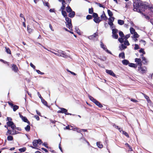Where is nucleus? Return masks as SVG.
Listing matches in <instances>:
<instances>
[{"mask_svg":"<svg viewBox=\"0 0 153 153\" xmlns=\"http://www.w3.org/2000/svg\"><path fill=\"white\" fill-rule=\"evenodd\" d=\"M139 46L137 44H135V47L134 48V49L135 50H137L138 49H139Z\"/></svg>","mask_w":153,"mask_h":153,"instance_id":"obj_48","label":"nucleus"},{"mask_svg":"<svg viewBox=\"0 0 153 153\" xmlns=\"http://www.w3.org/2000/svg\"><path fill=\"white\" fill-rule=\"evenodd\" d=\"M7 124L10 127L12 130L15 129L16 126L12 121H9L7 122Z\"/></svg>","mask_w":153,"mask_h":153,"instance_id":"obj_5","label":"nucleus"},{"mask_svg":"<svg viewBox=\"0 0 153 153\" xmlns=\"http://www.w3.org/2000/svg\"><path fill=\"white\" fill-rule=\"evenodd\" d=\"M94 103L97 106L100 108H102L103 107L102 105L98 101L96 100Z\"/></svg>","mask_w":153,"mask_h":153,"instance_id":"obj_17","label":"nucleus"},{"mask_svg":"<svg viewBox=\"0 0 153 153\" xmlns=\"http://www.w3.org/2000/svg\"><path fill=\"white\" fill-rule=\"evenodd\" d=\"M44 5H45V6H47V7H48V2H44Z\"/></svg>","mask_w":153,"mask_h":153,"instance_id":"obj_61","label":"nucleus"},{"mask_svg":"<svg viewBox=\"0 0 153 153\" xmlns=\"http://www.w3.org/2000/svg\"><path fill=\"white\" fill-rule=\"evenodd\" d=\"M6 51L8 53L11 54V51L9 48H5Z\"/></svg>","mask_w":153,"mask_h":153,"instance_id":"obj_41","label":"nucleus"},{"mask_svg":"<svg viewBox=\"0 0 153 153\" xmlns=\"http://www.w3.org/2000/svg\"><path fill=\"white\" fill-rule=\"evenodd\" d=\"M65 19L66 21V27L68 28L70 30H72V26L71 22V19L68 17H66Z\"/></svg>","mask_w":153,"mask_h":153,"instance_id":"obj_2","label":"nucleus"},{"mask_svg":"<svg viewBox=\"0 0 153 153\" xmlns=\"http://www.w3.org/2000/svg\"><path fill=\"white\" fill-rule=\"evenodd\" d=\"M117 33V30L116 29H114L112 30V33Z\"/></svg>","mask_w":153,"mask_h":153,"instance_id":"obj_45","label":"nucleus"},{"mask_svg":"<svg viewBox=\"0 0 153 153\" xmlns=\"http://www.w3.org/2000/svg\"><path fill=\"white\" fill-rule=\"evenodd\" d=\"M40 98L41 100V101L42 103L45 105H47V102L45 100H44L42 97H40Z\"/></svg>","mask_w":153,"mask_h":153,"instance_id":"obj_27","label":"nucleus"},{"mask_svg":"<svg viewBox=\"0 0 153 153\" xmlns=\"http://www.w3.org/2000/svg\"><path fill=\"white\" fill-rule=\"evenodd\" d=\"M108 19V20L109 21L112 22H113L114 21V17L111 16Z\"/></svg>","mask_w":153,"mask_h":153,"instance_id":"obj_43","label":"nucleus"},{"mask_svg":"<svg viewBox=\"0 0 153 153\" xmlns=\"http://www.w3.org/2000/svg\"><path fill=\"white\" fill-rule=\"evenodd\" d=\"M49 28H50V29H51V30L52 31H54V29H53L52 25H51V24H49Z\"/></svg>","mask_w":153,"mask_h":153,"instance_id":"obj_53","label":"nucleus"},{"mask_svg":"<svg viewBox=\"0 0 153 153\" xmlns=\"http://www.w3.org/2000/svg\"><path fill=\"white\" fill-rule=\"evenodd\" d=\"M27 30L29 33H31L32 32V29L29 28L28 27H27Z\"/></svg>","mask_w":153,"mask_h":153,"instance_id":"obj_56","label":"nucleus"},{"mask_svg":"<svg viewBox=\"0 0 153 153\" xmlns=\"http://www.w3.org/2000/svg\"><path fill=\"white\" fill-rule=\"evenodd\" d=\"M106 72L107 74H109V75L114 76H115V74H114V73L111 70H106Z\"/></svg>","mask_w":153,"mask_h":153,"instance_id":"obj_8","label":"nucleus"},{"mask_svg":"<svg viewBox=\"0 0 153 153\" xmlns=\"http://www.w3.org/2000/svg\"><path fill=\"white\" fill-rule=\"evenodd\" d=\"M101 47L104 50L106 51L108 53L111 54V52L107 49L106 46L104 45L101 42L100 44Z\"/></svg>","mask_w":153,"mask_h":153,"instance_id":"obj_12","label":"nucleus"},{"mask_svg":"<svg viewBox=\"0 0 153 153\" xmlns=\"http://www.w3.org/2000/svg\"><path fill=\"white\" fill-rule=\"evenodd\" d=\"M97 5L98 6H99L100 7H103V8L104 7V5H102V4H99V3H97Z\"/></svg>","mask_w":153,"mask_h":153,"instance_id":"obj_57","label":"nucleus"},{"mask_svg":"<svg viewBox=\"0 0 153 153\" xmlns=\"http://www.w3.org/2000/svg\"><path fill=\"white\" fill-rule=\"evenodd\" d=\"M130 34H127V35H126L125 37H124V38L125 39H128L129 37H130Z\"/></svg>","mask_w":153,"mask_h":153,"instance_id":"obj_49","label":"nucleus"},{"mask_svg":"<svg viewBox=\"0 0 153 153\" xmlns=\"http://www.w3.org/2000/svg\"><path fill=\"white\" fill-rule=\"evenodd\" d=\"M132 35H133L131 36L132 38H138L139 36V35L137 33V32L135 33Z\"/></svg>","mask_w":153,"mask_h":153,"instance_id":"obj_24","label":"nucleus"},{"mask_svg":"<svg viewBox=\"0 0 153 153\" xmlns=\"http://www.w3.org/2000/svg\"><path fill=\"white\" fill-rule=\"evenodd\" d=\"M13 109L14 111H15L16 110L18 109L19 106L16 105H14L13 106Z\"/></svg>","mask_w":153,"mask_h":153,"instance_id":"obj_35","label":"nucleus"},{"mask_svg":"<svg viewBox=\"0 0 153 153\" xmlns=\"http://www.w3.org/2000/svg\"><path fill=\"white\" fill-rule=\"evenodd\" d=\"M126 47H127L126 46V45H124L123 44H121L119 46V48L121 50L126 49Z\"/></svg>","mask_w":153,"mask_h":153,"instance_id":"obj_21","label":"nucleus"},{"mask_svg":"<svg viewBox=\"0 0 153 153\" xmlns=\"http://www.w3.org/2000/svg\"><path fill=\"white\" fill-rule=\"evenodd\" d=\"M67 110L64 108H60V110H59L57 112L58 113H65V114L67 115L70 114V115H71V114H69V113H67Z\"/></svg>","mask_w":153,"mask_h":153,"instance_id":"obj_4","label":"nucleus"},{"mask_svg":"<svg viewBox=\"0 0 153 153\" xmlns=\"http://www.w3.org/2000/svg\"><path fill=\"white\" fill-rule=\"evenodd\" d=\"M26 150V148L25 147H23L22 148L19 149V150L21 152H24Z\"/></svg>","mask_w":153,"mask_h":153,"instance_id":"obj_33","label":"nucleus"},{"mask_svg":"<svg viewBox=\"0 0 153 153\" xmlns=\"http://www.w3.org/2000/svg\"><path fill=\"white\" fill-rule=\"evenodd\" d=\"M30 65L31 66V67L33 68H35V66L34 65H33L32 63H30Z\"/></svg>","mask_w":153,"mask_h":153,"instance_id":"obj_59","label":"nucleus"},{"mask_svg":"<svg viewBox=\"0 0 153 153\" xmlns=\"http://www.w3.org/2000/svg\"><path fill=\"white\" fill-rule=\"evenodd\" d=\"M124 44L125 45L127 46L129 45V43L128 41L127 40H126L124 41Z\"/></svg>","mask_w":153,"mask_h":153,"instance_id":"obj_40","label":"nucleus"},{"mask_svg":"<svg viewBox=\"0 0 153 153\" xmlns=\"http://www.w3.org/2000/svg\"><path fill=\"white\" fill-rule=\"evenodd\" d=\"M118 23L119 25H122L124 24V22L123 20L119 19L118 20Z\"/></svg>","mask_w":153,"mask_h":153,"instance_id":"obj_30","label":"nucleus"},{"mask_svg":"<svg viewBox=\"0 0 153 153\" xmlns=\"http://www.w3.org/2000/svg\"><path fill=\"white\" fill-rule=\"evenodd\" d=\"M118 40L119 41V42H120L121 43H122L123 41V39L122 38H119L118 39Z\"/></svg>","mask_w":153,"mask_h":153,"instance_id":"obj_50","label":"nucleus"},{"mask_svg":"<svg viewBox=\"0 0 153 153\" xmlns=\"http://www.w3.org/2000/svg\"><path fill=\"white\" fill-rule=\"evenodd\" d=\"M30 129V127L29 125H27L25 128V129L27 131H29Z\"/></svg>","mask_w":153,"mask_h":153,"instance_id":"obj_38","label":"nucleus"},{"mask_svg":"<svg viewBox=\"0 0 153 153\" xmlns=\"http://www.w3.org/2000/svg\"><path fill=\"white\" fill-rule=\"evenodd\" d=\"M13 139V137L9 135L7 137V140L9 141L12 140Z\"/></svg>","mask_w":153,"mask_h":153,"instance_id":"obj_34","label":"nucleus"},{"mask_svg":"<svg viewBox=\"0 0 153 153\" xmlns=\"http://www.w3.org/2000/svg\"><path fill=\"white\" fill-rule=\"evenodd\" d=\"M123 134H124L126 137H129V136L127 133H126L124 131H123Z\"/></svg>","mask_w":153,"mask_h":153,"instance_id":"obj_51","label":"nucleus"},{"mask_svg":"<svg viewBox=\"0 0 153 153\" xmlns=\"http://www.w3.org/2000/svg\"><path fill=\"white\" fill-rule=\"evenodd\" d=\"M98 36V34L97 33H95L92 35L88 37V38L91 40H94L95 38L97 37Z\"/></svg>","mask_w":153,"mask_h":153,"instance_id":"obj_7","label":"nucleus"},{"mask_svg":"<svg viewBox=\"0 0 153 153\" xmlns=\"http://www.w3.org/2000/svg\"><path fill=\"white\" fill-rule=\"evenodd\" d=\"M61 11L62 14L64 16V17L65 18L67 17V14L66 12L65 11L63 10Z\"/></svg>","mask_w":153,"mask_h":153,"instance_id":"obj_28","label":"nucleus"},{"mask_svg":"<svg viewBox=\"0 0 153 153\" xmlns=\"http://www.w3.org/2000/svg\"><path fill=\"white\" fill-rule=\"evenodd\" d=\"M91 16L90 15H88L86 17V19H89L91 18Z\"/></svg>","mask_w":153,"mask_h":153,"instance_id":"obj_52","label":"nucleus"},{"mask_svg":"<svg viewBox=\"0 0 153 153\" xmlns=\"http://www.w3.org/2000/svg\"><path fill=\"white\" fill-rule=\"evenodd\" d=\"M119 56L120 57L122 58V59H124L125 58V54L124 53H120L119 55Z\"/></svg>","mask_w":153,"mask_h":153,"instance_id":"obj_32","label":"nucleus"},{"mask_svg":"<svg viewBox=\"0 0 153 153\" xmlns=\"http://www.w3.org/2000/svg\"><path fill=\"white\" fill-rule=\"evenodd\" d=\"M139 52L140 53H142L143 54H145V52L144 51L143 49L141 48L139 50Z\"/></svg>","mask_w":153,"mask_h":153,"instance_id":"obj_44","label":"nucleus"},{"mask_svg":"<svg viewBox=\"0 0 153 153\" xmlns=\"http://www.w3.org/2000/svg\"><path fill=\"white\" fill-rule=\"evenodd\" d=\"M12 135H15L17 134H18L19 133L18 131H16L15 130H14V129L12 130Z\"/></svg>","mask_w":153,"mask_h":153,"instance_id":"obj_42","label":"nucleus"},{"mask_svg":"<svg viewBox=\"0 0 153 153\" xmlns=\"http://www.w3.org/2000/svg\"><path fill=\"white\" fill-rule=\"evenodd\" d=\"M123 64L125 65H127L129 64L128 61L127 60H124L122 61Z\"/></svg>","mask_w":153,"mask_h":153,"instance_id":"obj_23","label":"nucleus"},{"mask_svg":"<svg viewBox=\"0 0 153 153\" xmlns=\"http://www.w3.org/2000/svg\"><path fill=\"white\" fill-rule=\"evenodd\" d=\"M12 70L15 72H17L18 71V69L17 66L14 64L12 66Z\"/></svg>","mask_w":153,"mask_h":153,"instance_id":"obj_14","label":"nucleus"},{"mask_svg":"<svg viewBox=\"0 0 153 153\" xmlns=\"http://www.w3.org/2000/svg\"><path fill=\"white\" fill-rule=\"evenodd\" d=\"M93 16L94 18L97 17H98V15L96 13H93Z\"/></svg>","mask_w":153,"mask_h":153,"instance_id":"obj_63","label":"nucleus"},{"mask_svg":"<svg viewBox=\"0 0 153 153\" xmlns=\"http://www.w3.org/2000/svg\"><path fill=\"white\" fill-rule=\"evenodd\" d=\"M70 130H73V131H76L78 132H80V130H79L78 128L75 127H73L71 126H70Z\"/></svg>","mask_w":153,"mask_h":153,"instance_id":"obj_13","label":"nucleus"},{"mask_svg":"<svg viewBox=\"0 0 153 153\" xmlns=\"http://www.w3.org/2000/svg\"><path fill=\"white\" fill-rule=\"evenodd\" d=\"M89 98L90 100L94 103L97 100L96 99H94L93 97L91 96H89Z\"/></svg>","mask_w":153,"mask_h":153,"instance_id":"obj_31","label":"nucleus"},{"mask_svg":"<svg viewBox=\"0 0 153 153\" xmlns=\"http://www.w3.org/2000/svg\"><path fill=\"white\" fill-rule=\"evenodd\" d=\"M131 100L133 102H138L136 100H134V99H131Z\"/></svg>","mask_w":153,"mask_h":153,"instance_id":"obj_60","label":"nucleus"},{"mask_svg":"<svg viewBox=\"0 0 153 153\" xmlns=\"http://www.w3.org/2000/svg\"><path fill=\"white\" fill-rule=\"evenodd\" d=\"M93 10L92 9H89V13H90V14H91L93 13Z\"/></svg>","mask_w":153,"mask_h":153,"instance_id":"obj_54","label":"nucleus"},{"mask_svg":"<svg viewBox=\"0 0 153 153\" xmlns=\"http://www.w3.org/2000/svg\"><path fill=\"white\" fill-rule=\"evenodd\" d=\"M34 117L37 120H39V118L38 116L35 115Z\"/></svg>","mask_w":153,"mask_h":153,"instance_id":"obj_55","label":"nucleus"},{"mask_svg":"<svg viewBox=\"0 0 153 153\" xmlns=\"http://www.w3.org/2000/svg\"><path fill=\"white\" fill-rule=\"evenodd\" d=\"M69 16L71 18L74 17L75 15V13L74 12L72 11L71 12L69 13Z\"/></svg>","mask_w":153,"mask_h":153,"instance_id":"obj_19","label":"nucleus"},{"mask_svg":"<svg viewBox=\"0 0 153 153\" xmlns=\"http://www.w3.org/2000/svg\"><path fill=\"white\" fill-rule=\"evenodd\" d=\"M97 145L98 147L100 148H102L103 146V145L102 144H101L100 142H97Z\"/></svg>","mask_w":153,"mask_h":153,"instance_id":"obj_25","label":"nucleus"},{"mask_svg":"<svg viewBox=\"0 0 153 153\" xmlns=\"http://www.w3.org/2000/svg\"><path fill=\"white\" fill-rule=\"evenodd\" d=\"M135 61L137 63V64L139 66L142 65L141 61L140 59L139 58H136L135 59Z\"/></svg>","mask_w":153,"mask_h":153,"instance_id":"obj_11","label":"nucleus"},{"mask_svg":"<svg viewBox=\"0 0 153 153\" xmlns=\"http://www.w3.org/2000/svg\"><path fill=\"white\" fill-rule=\"evenodd\" d=\"M101 17L102 19L106 20L107 19V17L104 11L103 12L102 14L101 15Z\"/></svg>","mask_w":153,"mask_h":153,"instance_id":"obj_15","label":"nucleus"},{"mask_svg":"<svg viewBox=\"0 0 153 153\" xmlns=\"http://www.w3.org/2000/svg\"><path fill=\"white\" fill-rule=\"evenodd\" d=\"M128 65L130 67H133L134 68H136L137 66V65L136 64L132 63H129L128 64Z\"/></svg>","mask_w":153,"mask_h":153,"instance_id":"obj_20","label":"nucleus"},{"mask_svg":"<svg viewBox=\"0 0 153 153\" xmlns=\"http://www.w3.org/2000/svg\"><path fill=\"white\" fill-rule=\"evenodd\" d=\"M42 142L41 140L39 139L38 140H34L33 142V145L34 146L36 147L37 146L38 144H41Z\"/></svg>","mask_w":153,"mask_h":153,"instance_id":"obj_6","label":"nucleus"},{"mask_svg":"<svg viewBox=\"0 0 153 153\" xmlns=\"http://www.w3.org/2000/svg\"><path fill=\"white\" fill-rule=\"evenodd\" d=\"M113 22H111V21H109V22L108 23V24L110 25L111 26H112L113 25Z\"/></svg>","mask_w":153,"mask_h":153,"instance_id":"obj_58","label":"nucleus"},{"mask_svg":"<svg viewBox=\"0 0 153 153\" xmlns=\"http://www.w3.org/2000/svg\"><path fill=\"white\" fill-rule=\"evenodd\" d=\"M7 128L8 130L6 134V135H8L9 134H12V131L11 130H10L9 129H8Z\"/></svg>","mask_w":153,"mask_h":153,"instance_id":"obj_36","label":"nucleus"},{"mask_svg":"<svg viewBox=\"0 0 153 153\" xmlns=\"http://www.w3.org/2000/svg\"><path fill=\"white\" fill-rule=\"evenodd\" d=\"M7 120L8 121V122L9 121H11L12 119L11 118L7 117Z\"/></svg>","mask_w":153,"mask_h":153,"instance_id":"obj_62","label":"nucleus"},{"mask_svg":"<svg viewBox=\"0 0 153 153\" xmlns=\"http://www.w3.org/2000/svg\"><path fill=\"white\" fill-rule=\"evenodd\" d=\"M140 42H142L143 45H145V42L143 40H141L140 41Z\"/></svg>","mask_w":153,"mask_h":153,"instance_id":"obj_64","label":"nucleus"},{"mask_svg":"<svg viewBox=\"0 0 153 153\" xmlns=\"http://www.w3.org/2000/svg\"><path fill=\"white\" fill-rule=\"evenodd\" d=\"M65 1H62V6L60 10L61 11H62V10H64L65 9Z\"/></svg>","mask_w":153,"mask_h":153,"instance_id":"obj_16","label":"nucleus"},{"mask_svg":"<svg viewBox=\"0 0 153 153\" xmlns=\"http://www.w3.org/2000/svg\"><path fill=\"white\" fill-rule=\"evenodd\" d=\"M58 52L59 55V56H62L64 57H66V55L65 54L64 51H59Z\"/></svg>","mask_w":153,"mask_h":153,"instance_id":"obj_10","label":"nucleus"},{"mask_svg":"<svg viewBox=\"0 0 153 153\" xmlns=\"http://www.w3.org/2000/svg\"><path fill=\"white\" fill-rule=\"evenodd\" d=\"M138 71L141 74L146 73L147 71V68L145 66H139L138 67Z\"/></svg>","mask_w":153,"mask_h":153,"instance_id":"obj_3","label":"nucleus"},{"mask_svg":"<svg viewBox=\"0 0 153 153\" xmlns=\"http://www.w3.org/2000/svg\"><path fill=\"white\" fill-rule=\"evenodd\" d=\"M130 30L131 33L132 35L133 34L136 32L135 31V29L133 27H131L130 28Z\"/></svg>","mask_w":153,"mask_h":153,"instance_id":"obj_22","label":"nucleus"},{"mask_svg":"<svg viewBox=\"0 0 153 153\" xmlns=\"http://www.w3.org/2000/svg\"><path fill=\"white\" fill-rule=\"evenodd\" d=\"M142 58V61L144 63H146V59L143 56V55H141Z\"/></svg>","mask_w":153,"mask_h":153,"instance_id":"obj_37","label":"nucleus"},{"mask_svg":"<svg viewBox=\"0 0 153 153\" xmlns=\"http://www.w3.org/2000/svg\"><path fill=\"white\" fill-rule=\"evenodd\" d=\"M66 10L68 13H70L72 11L71 8L69 6H68L66 8Z\"/></svg>","mask_w":153,"mask_h":153,"instance_id":"obj_26","label":"nucleus"},{"mask_svg":"<svg viewBox=\"0 0 153 153\" xmlns=\"http://www.w3.org/2000/svg\"><path fill=\"white\" fill-rule=\"evenodd\" d=\"M145 98L146 99L147 101L149 102L150 100H149V97L146 95H144Z\"/></svg>","mask_w":153,"mask_h":153,"instance_id":"obj_47","label":"nucleus"},{"mask_svg":"<svg viewBox=\"0 0 153 153\" xmlns=\"http://www.w3.org/2000/svg\"><path fill=\"white\" fill-rule=\"evenodd\" d=\"M94 21L96 23H99L101 21L100 17H98L94 18Z\"/></svg>","mask_w":153,"mask_h":153,"instance_id":"obj_18","label":"nucleus"},{"mask_svg":"<svg viewBox=\"0 0 153 153\" xmlns=\"http://www.w3.org/2000/svg\"><path fill=\"white\" fill-rule=\"evenodd\" d=\"M113 38L117 39L118 37V35L117 33H113Z\"/></svg>","mask_w":153,"mask_h":153,"instance_id":"obj_39","label":"nucleus"},{"mask_svg":"<svg viewBox=\"0 0 153 153\" xmlns=\"http://www.w3.org/2000/svg\"><path fill=\"white\" fill-rule=\"evenodd\" d=\"M119 35L121 37H123L124 36V34L123 33V32L122 31H120L119 32Z\"/></svg>","mask_w":153,"mask_h":153,"instance_id":"obj_46","label":"nucleus"},{"mask_svg":"<svg viewBox=\"0 0 153 153\" xmlns=\"http://www.w3.org/2000/svg\"><path fill=\"white\" fill-rule=\"evenodd\" d=\"M20 117L22 119V120L24 122L27 123L29 124H30V123L27 119L25 117H23L22 115L20 114Z\"/></svg>","mask_w":153,"mask_h":153,"instance_id":"obj_9","label":"nucleus"},{"mask_svg":"<svg viewBox=\"0 0 153 153\" xmlns=\"http://www.w3.org/2000/svg\"><path fill=\"white\" fill-rule=\"evenodd\" d=\"M108 13L110 17L112 16L113 15V13L111 11L109 10H107Z\"/></svg>","mask_w":153,"mask_h":153,"instance_id":"obj_29","label":"nucleus"},{"mask_svg":"<svg viewBox=\"0 0 153 153\" xmlns=\"http://www.w3.org/2000/svg\"><path fill=\"white\" fill-rule=\"evenodd\" d=\"M134 11L141 13L142 14H149L153 11V6L150 5L146 6L142 5L140 1H135L134 3Z\"/></svg>","mask_w":153,"mask_h":153,"instance_id":"obj_1","label":"nucleus"}]
</instances>
